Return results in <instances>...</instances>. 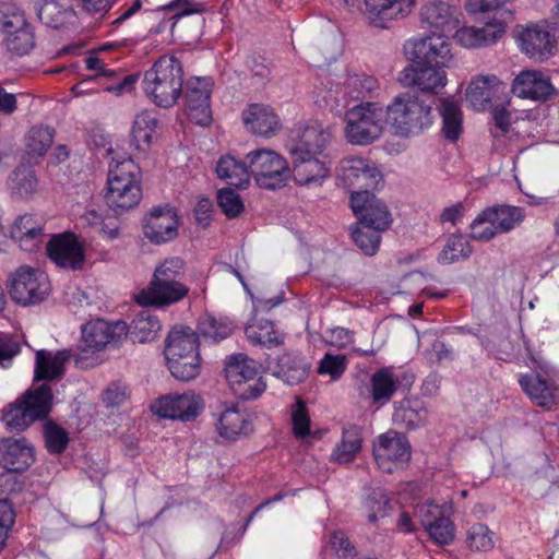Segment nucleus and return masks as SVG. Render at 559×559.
Returning a JSON list of instances; mask_svg holds the SVG:
<instances>
[{
	"instance_id": "473e14b6",
	"label": "nucleus",
	"mask_w": 559,
	"mask_h": 559,
	"mask_svg": "<svg viewBox=\"0 0 559 559\" xmlns=\"http://www.w3.org/2000/svg\"><path fill=\"white\" fill-rule=\"evenodd\" d=\"M162 330L157 316L148 309L135 313L129 324L126 323V335L133 343L153 342Z\"/></svg>"
},
{
	"instance_id": "0e129e2a",
	"label": "nucleus",
	"mask_w": 559,
	"mask_h": 559,
	"mask_svg": "<svg viewBox=\"0 0 559 559\" xmlns=\"http://www.w3.org/2000/svg\"><path fill=\"white\" fill-rule=\"evenodd\" d=\"M346 369V358L344 355L325 354L319 364L318 372L329 374L332 380L338 379Z\"/></svg>"
},
{
	"instance_id": "aec40b11",
	"label": "nucleus",
	"mask_w": 559,
	"mask_h": 559,
	"mask_svg": "<svg viewBox=\"0 0 559 559\" xmlns=\"http://www.w3.org/2000/svg\"><path fill=\"white\" fill-rule=\"evenodd\" d=\"M512 93L523 99L545 102L556 94L549 75L540 70L521 71L513 80Z\"/></svg>"
},
{
	"instance_id": "bb28decb",
	"label": "nucleus",
	"mask_w": 559,
	"mask_h": 559,
	"mask_svg": "<svg viewBox=\"0 0 559 559\" xmlns=\"http://www.w3.org/2000/svg\"><path fill=\"white\" fill-rule=\"evenodd\" d=\"M242 120L250 132L261 136H271L281 128L277 115L267 105H250L243 111Z\"/></svg>"
},
{
	"instance_id": "79ce46f5",
	"label": "nucleus",
	"mask_w": 559,
	"mask_h": 559,
	"mask_svg": "<svg viewBox=\"0 0 559 559\" xmlns=\"http://www.w3.org/2000/svg\"><path fill=\"white\" fill-rule=\"evenodd\" d=\"M156 126L157 120L152 112L143 111L135 116L131 138L136 150L145 151L144 145L150 146Z\"/></svg>"
},
{
	"instance_id": "ddd939ff",
	"label": "nucleus",
	"mask_w": 559,
	"mask_h": 559,
	"mask_svg": "<svg viewBox=\"0 0 559 559\" xmlns=\"http://www.w3.org/2000/svg\"><path fill=\"white\" fill-rule=\"evenodd\" d=\"M373 456L378 467L391 474L409 461L411 445L403 435L388 431L378 437L373 445Z\"/></svg>"
},
{
	"instance_id": "2eb2a0df",
	"label": "nucleus",
	"mask_w": 559,
	"mask_h": 559,
	"mask_svg": "<svg viewBox=\"0 0 559 559\" xmlns=\"http://www.w3.org/2000/svg\"><path fill=\"white\" fill-rule=\"evenodd\" d=\"M350 206L365 227L383 231L391 225V214L388 206L373 193H357L350 197Z\"/></svg>"
},
{
	"instance_id": "052dcab7",
	"label": "nucleus",
	"mask_w": 559,
	"mask_h": 559,
	"mask_svg": "<svg viewBox=\"0 0 559 559\" xmlns=\"http://www.w3.org/2000/svg\"><path fill=\"white\" fill-rule=\"evenodd\" d=\"M217 204L228 218H235L239 216L245 210V205L240 195L235 190L229 188L218 190Z\"/></svg>"
},
{
	"instance_id": "c9c22d12",
	"label": "nucleus",
	"mask_w": 559,
	"mask_h": 559,
	"mask_svg": "<svg viewBox=\"0 0 559 559\" xmlns=\"http://www.w3.org/2000/svg\"><path fill=\"white\" fill-rule=\"evenodd\" d=\"M484 217L488 224L495 225L498 233H509L524 221L525 211L513 205H493L484 210Z\"/></svg>"
},
{
	"instance_id": "393cba45",
	"label": "nucleus",
	"mask_w": 559,
	"mask_h": 559,
	"mask_svg": "<svg viewBox=\"0 0 559 559\" xmlns=\"http://www.w3.org/2000/svg\"><path fill=\"white\" fill-rule=\"evenodd\" d=\"M367 16L374 26L384 28L386 23L405 17L415 0H365Z\"/></svg>"
},
{
	"instance_id": "774afa93",
	"label": "nucleus",
	"mask_w": 559,
	"mask_h": 559,
	"mask_svg": "<svg viewBox=\"0 0 559 559\" xmlns=\"http://www.w3.org/2000/svg\"><path fill=\"white\" fill-rule=\"evenodd\" d=\"M498 233L492 224L484 217V211L471 224V238L478 241H488L492 239Z\"/></svg>"
},
{
	"instance_id": "a19ab883",
	"label": "nucleus",
	"mask_w": 559,
	"mask_h": 559,
	"mask_svg": "<svg viewBox=\"0 0 559 559\" xmlns=\"http://www.w3.org/2000/svg\"><path fill=\"white\" fill-rule=\"evenodd\" d=\"M444 136L450 141L459 139L462 132V111L459 104L451 98H443L440 105Z\"/></svg>"
},
{
	"instance_id": "c85d7f7f",
	"label": "nucleus",
	"mask_w": 559,
	"mask_h": 559,
	"mask_svg": "<svg viewBox=\"0 0 559 559\" xmlns=\"http://www.w3.org/2000/svg\"><path fill=\"white\" fill-rule=\"evenodd\" d=\"M75 355L70 349L59 350L56 354L40 349L36 353L35 380L52 381L64 373L66 364Z\"/></svg>"
},
{
	"instance_id": "69168bd1",
	"label": "nucleus",
	"mask_w": 559,
	"mask_h": 559,
	"mask_svg": "<svg viewBox=\"0 0 559 559\" xmlns=\"http://www.w3.org/2000/svg\"><path fill=\"white\" fill-rule=\"evenodd\" d=\"M427 532L431 539L439 545H448L454 538V526L449 514L441 518V520L435 523Z\"/></svg>"
},
{
	"instance_id": "5fc2aeb1",
	"label": "nucleus",
	"mask_w": 559,
	"mask_h": 559,
	"mask_svg": "<svg viewBox=\"0 0 559 559\" xmlns=\"http://www.w3.org/2000/svg\"><path fill=\"white\" fill-rule=\"evenodd\" d=\"M352 238L356 246L367 255H373L381 241L380 230L372 229L370 227L353 226Z\"/></svg>"
},
{
	"instance_id": "0eeeda50",
	"label": "nucleus",
	"mask_w": 559,
	"mask_h": 559,
	"mask_svg": "<svg viewBox=\"0 0 559 559\" xmlns=\"http://www.w3.org/2000/svg\"><path fill=\"white\" fill-rule=\"evenodd\" d=\"M249 175L261 188L275 190L284 187L290 170L287 162L271 150H255L247 154Z\"/></svg>"
},
{
	"instance_id": "ea45409f",
	"label": "nucleus",
	"mask_w": 559,
	"mask_h": 559,
	"mask_svg": "<svg viewBox=\"0 0 559 559\" xmlns=\"http://www.w3.org/2000/svg\"><path fill=\"white\" fill-rule=\"evenodd\" d=\"M308 369V364L299 355L285 353L277 358L274 374L287 384L295 385L307 378Z\"/></svg>"
},
{
	"instance_id": "7ed1b4c3",
	"label": "nucleus",
	"mask_w": 559,
	"mask_h": 559,
	"mask_svg": "<svg viewBox=\"0 0 559 559\" xmlns=\"http://www.w3.org/2000/svg\"><path fill=\"white\" fill-rule=\"evenodd\" d=\"M183 69L173 56H162L144 73L143 90L152 102L163 108L174 106L182 94Z\"/></svg>"
},
{
	"instance_id": "7c9ffc66",
	"label": "nucleus",
	"mask_w": 559,
	"mask_h": 559,
	"mask_svg": "<svg viewBox=\"0 0 559 559\" xmlns=\"http://www.w3.org/2000/svg\"><path fill=\"white\" fill-rule=\"evenodd\" d=\"M420 22L423 26L433 27L435 32L443 35L456 31L459 26L451 7L442 1L425 4L420 9Z\"/></svg>"
},
{
	"instance_id": "4468645a",
	"label": "nucleus",
	"mask_w": 559,
	"mask_h": 559,
	"mask_svg": "<svg viewBox=\"0 0 559 559\" xmlns=\"http://www.w3.org/2000/svg\"><path fill=\"white\" fill-rule=\"evenodd\" d=\"M48 258L59 267L82 270L85 262V248L79 237L70 231L52 235L46 245Z\"/></svg>"
},
{
	"instance_id": "2f4dec72",
	"label": "nucleus",
	"mask_w": 559,
	"mask_h": 559,
	"mask_svg": "<svg viewBox=\"0 0 559 559\" xmlns=\"http://www.w3.org/2000/svg\"><path fill=\"white\" fill-rule=\"evenodd\" d=\"M165 357L200 356L198 334L189 326L171 330L165 341Z\"/></svg>"
},
{
	"instance_id": "6e6d98bb",
	"label": "nucleus",
	"mask_w": 559,
	"mask_h": 559,
	"mask_svg": "<svg viewBox=\"0 0 559 559\" xmlns=\"http://www.w3.org/2000/svg\"><path fill=\"white\" fill-rule=\"evenodd\" d=\"M389 507L390 499L386 492L381 488L372 489L365 500L368 521L376 523L379 519L384 518Z\"/></svg>"
},
{
	"instance_id": "c756f323",
	"label": "nucleus",
	"mask_w": 559,
	"mask_h": 559,
	"mask_svg": "<svg viewBox=\"0 0 559 559\" xmlns=\"http://www.w3.org/2000/svg\"><path fill=\"white\" fill-rule=\"evenodd\" d=\"M37 16L45 25L58 29L73 24L76 14L70 0H40Z\"/></svg>"
},
{
	"instance_id": "e2e57ef3",
	"label": "nucleus",
	"mask_w": 559,
	"mask_h": 559,
	"mask_svg": "<svg viewBox=\"0 0 559 559\" xmlns=\"http://www.w3.org/2000/svg\"><path fill=\"white\" fill-rule=\"evenodd\" d=\"M130 388L122 381H114L103 391L102 402L106 407H118L130 397Z\"/></svg>"
},
{
	"instance_id": "4c0bfd02",
	"label": "nucleus",
	"mask_w": 559,
	"mask_h": 559,
	"mask_svg": "<svg viewBox=\"0 0 559 559\" xmlns=\"http://www.w3.org/2000/svg\"><path fill=\"white\" fill-rule=\"evenodd\" d=\"M216 174L230 186L246 188L250 180L249 163L247 159L241 162L231 155H224L216 164Z\"/></svg>"
},
{
	"instance_id": "423d86ee",
	"label": "nucleus",
	"mask_w": 559,
	"mask_h": 559,
	"mask_svg": "<svg viewBox=\"0 0 559 559\" xmlns=\"http://www.w3.org/2000/svg\"><path fill=\"white\" fill-rule=\"evenodd\" d=\"M344 134L354 145H369L376 142L388 124L385 109L373 102H361L345 112Z\"/></svg>"
},
{
	"instance_id": "dca6fc26",
	"label": "nucleus",
	"mask_w": 559,
	"mask_h": 559,
	"mask_svg": "<svg viewBox=\"0 0 559 559\" xmlns=\"http://www.w3.org/2000/svg\"><path fill=\"white\" fill-rule=\"evenodd\" d=\"M211 93L212 81L210 78H191L186 83L185 99L188 115L197 124L207 126L212 121Z\"/></svg>"
},
{
	"instance_id": "5701e85b",
	"label": "nucleus",
	"mask_w": 559,
	"mask_h": 559,
	"mask_svg": "<svg viewBox=\"0 0 559 559\" xmlns=\"http://www.w3.org/2000/svg\"><path fill=\"white\" fill-rule=\"evenodd\" d=\"M201 411L200 399L193 393L174 394L156 402L155 413L164 418L182 421L195 418Z\"/></svg>"
},
{
	"instance_id": "39448f33",
	"label": "nucleus",
	"mask_w": 559,
	"mask_h": 559,
	"mask_svg": "<svg viewBox=\"0 0 559 559\" xmlns=\"http://www.w3.org/2000/svg\"><path fill=\"white\" fill-rule=\"evenodd\" d=\"M52 400L51 388L47 383L29 389L15 402L4 407L2 421L9 430L22 431L34 421L49 415Z\"/></svg>"
},
{
	"instance_id": "338daca9",
	"label": "nucleus",
	"mask_w": 559,
	"mask_h": 559,
	"mask_svg": "<svg viewBox=\"0 0 559 559\" xmlns=\"http://www.w3.org/2000/svg\"><path fill=\"white\" fill-rule=\"evenodd\" d=\"M293 430L297 438L304 439L310 433V418L307 407L301 400H297L295 409L293 411Z\"/></svg>"
},
{
	"instance_id": "4be33fe9",
	"label": "nucleus",
	"mask_w": 559,
	"mask_h": 559,
	"mask_svg": "<svg viewBox=\"0 0 559 559\" xmlns=\"http://www.w3.org/2000/svg\"><path fill=\"white\" fill-rule=\"evenodd\" d=\"M443 68L413 62L400 73L399 81L404 86H416L423 92L437 93L447 84V75Z\"/></svg>"
},
{
	"instance_id": "3c124183",
	"label": "nucleus",
	"mask_w": 559,
	"mask_h": 559,
	"mask_svg": "<svg viewBox=\"0 0 559 559\" xmlns=\"http://www.w3.org/2000/svg\"><path fill=\"white\" fill-rule=\"evenodd\" d=\"M10 186L13 193L21 198H27L33 194L37 188V179L32 169L27 167H17L10 177Z\"/></svg>"
},
{
	"instance_id": "4d7b16f0",
	"label": "nucleus",
	"mask_w": 559,
	"mask_h": 559,
	"mask_svg": "<svg viewBox=\"0 0 559 559\" xmlns=\"http://www.w3.org/2000/svg\"><path fill=\"white\" fill-rule=\"evenodd\" d=\"M44 437L46 448L51 454L62 453L70 441L67 430L52 421H47L44 426Z\"/></svg>"
},
{
	"instance_id": "a878e982",
	"label": "nucleus",
	"mask_w": 559,
	"mask_h": 559,
	"mask_svg": "<svg viewBox=\"0 0 559 559\" xmlns=\"http://www.w3.org/2000/svg\"><path fill=\"white\" fill-rule=\"evenodd\" d=\"M503 84L496 75H480L473 79L466 90V99L474 110H485L491 100L504 93Z\"/></svg>"
},
{
	"instance_id": "20e7f679",
	"label": "nucleus",
	"mask_w": 559,
	"mask_h": 559,
	"mask_svg": "<svg viewBox=\"0 0 559 559\" xmlns=\"http://www.w3.org/2000/svg\"><path fill=\"white\" fill-rule=\"evenodd\" d=\"M36 46L35 27L26 12L14 3H0V47L11 56L24 57Z\"/></svg>"
},
{
	"instance_id": "9b49d317",
	"label": "nucleus",
	"mask_w": 559,
	"mask_h": 559,
	"mask_svg": "<svg viewBox=\"0 0 559 559\" xmlns=\"http://www.w3.org/2000/svg\"><path fill=\"white\" fill-rule=\"evenodd\" d=\"M405 55L418 64H433L435 67H451L453 55L451 44L447 36L432 32L431 35L409 40L404 46Z\"/></svg>"
},
{
	"instance_id": "49530a36",
	"label": "nucleus",
	"mask_w": 559,
	"mask_h": 559,
	"mask_svg": "<svg viewBox=\"0 0 559 559\" xmlns=\"http://www.w3.org/2000/svg\"><path fill=\"white\" fill-rule=\"evenodd\" d=\"M170 373L180 381H190L200 373V356L167 358Z\"/></svg>"
},
{
	"instance_id": "37998d69",
	"label": "nucleus",
	"mask_w": 559,
	"mask_h": 559,
	"mask_svg": "<svg viewBox=\"0 0 559 559\" xmlns=\"http://www.w3.org/2000/svg\"><path fill=\"white\" fill-rule=\"evenodd\" d=\"M520 384L537 406L549 408L552 405V393L547 382L538 374L521 377Z\"/></svg>"
},
{
	"instance_id": "72a5a7b5",
	"label": "nucleus",
	"mask_w": 559,
	"mask_h": 559,
	"mask_svg": "<svg viewBox=\"0 0 559 559\" xmlns=\"http://www.w3.org/2000/svg\"><path fill=\"white\" fill-rule=\"evenodd\" d=\"M361 429L355 424H346L342 429V439L335 445L331 459L338 464L352 463L361 450Z\"/></svg>"
},
{
	"instance_id": "680f3d73",
	"label": "nucleus",
	"mask_w": 559,
	"mask_h": 559,
	"mask_svg": "<svg viewBox=\"0 0 559 559\" xmlns=\"http://www.w3.org/2000/svg\"><path fill=\"white\" fill-rule=\"evenodd\" d=\"M185 273V262L180 258H168L158 265L152 280L165 282H181Z\"/></svg>"
},
{
	"instance_id": "603ef678",
	"label": "nucleus",
	"mask_w": 559,
	"mask_h": 559,
	"mask_svg": "<svg viewBox=\"0 0 559 559\" xmlns=\"http://www.w3.org/2000/svg\"><path fill=\"white\" fill-rule=\"evenodd\" d=\"M11 238L19 243L20 248L27 252H33L39 248L45 238L44 224L43 222L32 226L26 231L16 228L10 229Z\"/></svg>"
},
{
	"instance_id": "13d9d810",
	"label": "nucleus",
	"mask_w": 559,
	"mask_h": 559,
	"mask_svg": "<svg viewBox=\"0 0 559 559\" xmlns=\"http://www.w3.org/2000/svg\"><path fill=\"white\" fill-rule=\"evenodd\" d=\"M468 547L474 551H488L493 545V533L483 523L474 524L467 532Z\"/></svg>"
},
{
	"instance_id": "58836bf2",
	"label": "nucleus",
	"mask_w": 559,
	"mask_h": 559,
	"mask_svg": "<svg viewBox=\"0 0 559 559\" xmlns=\"http://www.w3.org/2000/svg\"><path fill=\"white\" fill-rule=\"evenodd\" d=\"M217 431L227 440H236L252 431V424L247 416L237 408H227L218 418Z\"/></svg>"
},
{
	"instance_id": "f8f14e48",
	"label": "nucleus",
	"mask_w": 559,
	"mask_h": 559,
	"mask_svg": "<svg viewBox=\"0 0 559 559\" xmlns=\"http://www.w3.org/2000/svg\"><path fill=\"white\" fill-rule=\"evenodd\" d=\"M338 177L350 191V197L357 193H372L382 179L377 166L369 159L349 157L341 162Z\"/></svg>"
},
{
	"instance_id": "9d476101",
	"label": "nucleus",
	"mask_w": 559,
	"mask_h": 559,
	"mask_svg": "<svg viewBox=\"0 0 559 559\" xmlns=\"http://www.w3.org/2000/svg\"><path fill=\"white\" fill-rule=\"evenodd\" d=\"M468 7L473 12L496 11L493 22H488L485 26L464 27L456 32L459 41L466 47H478L493 44L506 31V20H498L497 14L501 13L499 0H471Z\"/></svg>"
},
{
	"instance_id": "e433bc0d",
	"label": "nucleus",
	"mask_w": 559,
	"mask_h": 559,
	"mask_svg": "<svg viewBox=\"0 0 559 559\" xmlns=\"http://www.w3.org/2000/svg\"><path fill=\"white\" fill-rule=\"evenodd\" d=\"M226 380L230 388H235L242 382L254 380L259 374L257 362L243 354L231 355L224 368Z\"/></svg>"
},
{
	"instance_id": "bf43d9fd",
	"label": "nucleus",
	"mask_w": 559,
	"mask_h": 559,
	"mask_svg": "<svg viewBox=\"0 0 559 559\" xmlns=\"http://www.w3.org/2000/svg\"><path fill=\"white\" fill-rule=\"evenodd\" d=\"M449 514V508L444 504H436L433 502H425L416 506L415 518L419 520L426 532L433 526L441 518Z\"/></svg>"
},
{
	"instance_id": "864d4df0",
	"label": "nucleus",
	"mask_w": 559,
	"mask_h": 559,
	"mask_svg": "<svg viewBox=\"0 0 559 559\" xmlns=\"http://www.w3.org/2000/svg\"><path fill=\"white\" fill-rule=\"evenodd\" d=\"M372 400L374 403H388L394 392L396 384L393 377L385 370L377 371L371 378Z\"/></svg>"
},
{
	"instance_id": "1a4fd4ad",
	"label": "nucleus",
	"mask_w": 559,
	"mask_h": 559,
	"mask_svg": "<svg viewBox=\"0 0 559 559\" xmlns=\"http://www.w3.org/2000/svg\"><path fill=\"white\" fill-rule=\"evenodd\" d=\"M9 293L16 304L31 306L48 296L50 283L45 272L23 265L11 275Z\"/></svg>"
},
{
	"instance_id": "de8ad7c7",
	"label": "nucleus",
	"mask_w": 559,
	"mask_h": 559,
	"mask_svg": "<svg viewBox=\"0 0 559 559\" xmlns=\"http://www.w3.org/2000/svg\"><path fill=\"white\" fill-rule=\"evenodd\" d=\"M245 333L252 344L269 348L278 346L283 342L271 322L249 325L246 328Z\"/></svg>"
},
{
	"instance_id": "8fccbe9b",
	"label": "nucleus",
	"mask_w": 559,
	"mask_h": 559,
	"mask_svg": "<svg viewBox=\"0 0 559 559\" xmlns=\"http://www.w3.org/2000/svg\"><path fill=\"white\" fill-rule=\"evenodd\" d=\"M472 247L462 235H451L440 252L441 263H453L460 258L466 259L472 254Z\"/></svg>"
},
{
	"instance_id": "412c9836",
	"label": "nucleus",
	"mask_w": 559,
	"mask_h": 559,
	"mask_svg": "<svg viewBox=\"0 0 559 559\" xmlns=\"http://www.w3.org/2000/svg\"><path fill=\"white\" fill-rule=\"evenodd\" d=\"M35 462V449L24 437L0 439V465L10 473H22Z\"/></svg>"
},
{
	"instance_id": "b1692460",
	"label": "nucleus",
	"mask_w": 559,
	"mask_h": 559,
	"mask_svg": "<svg viewBox=\"0 0 559 559\" xmlns=\"http://www.w3.org/2000/svg\"><path fill=\"white\" fill-rule=\"evenodd\" d=\"M293 156L292 174L296 183L308 186L324 179L329 174L326 156L290 152Z\"/></svg>"
},
{
	"instance_id": "6e6552de",
	"label": "nucleus",
	"mask_w": 559,
	"mask_h": 559,
	"mask_svg": "<svg viewBox=\"0 0 559 559\" xmlns=\"http://www.w3.org/2000/svg\"><path fill=\"white\" fill-rule=\"evenodd\" d=\"M126 335V322L109 323L102 319L90 321L82 325L80 353L75 354V364L85 366L88 353L102 350L107 345H117Z\"/></svg>"
},
{
	"instance_id": "cd10ccee",
	"label": "nucleus",
	"mask_w": 559,
	"mask_h": 559,
	"mask_svg": "<svg viewBox=\"0 0 559 559\" xmlns=\"http://www.w3.org/2000/svg\"><path fill=\"white\" fill-rule=\"evenodd\" d=\"M332 134L328 129H324L320 123H312L306 126L297 132L293 139V144L289 148L290 152L301 154H317L322 155L326 144L331 141Z\"/></svg>"
},
{
	"instance_id": "f257e3e1",
	"label": "nucleus",
	"mask_w": 559,
	"mask_h": 559,
	"mask_svg": "<svg viewBox=\"0 0 559 559\" xmlns=\"http://www.w3.org/2000/svg\"><path fill=\"white\" fill-rule=\"evenodd\" d=\"M385 114L392 133L400 138L418 135L432 123L431 104L413 92L395 96Z\"/></svg>"
},
{
	"instance_id": "f03ea898",
	"label": "nucleus",
	"mask_w": 559,
	"mask_h": 559,
	"mask_svg": "<svg viewBox=\"0 0 559 559\" xmlns=\"http://www.w3.org/2000/svg\"><path fill=\"white\" fill-rule=\"evenodd\" d=\"M140 168L132 158L116 159L110 164L107 179V205L121 215L135 207L142 199Z\"/></svg>"
},
{
	"instance_id": "09e8293b",
	"label": "nucleus",
	"mask_w": 559,
	"mask_h": 559,
	"mask_svg": "<svg viewBox=\"0 0 559 559\" xmlns=\"http://www.w3.org/2000/svg\"><path fill=\"white\" fill-rule=\"evenodd\" d=\"M55 130L50 127H33L26 136L28 154L43 156L51 146Z\"/></svg>"
},
{
	"instance_id": "a211bd4d",
	"label": "nucleus",
	"mask_w": 559,
	"mask_h": 559,
	"mask_svg": "<svg viewBox=\"0 0 559 559\" xmlns=\"http://www.w3.org/2000/svg\"><path fill=\"white\" fill-rule=\"evenodd\" d=\"M189 294V287L182 282L151 280L148 285L135 296V301L143 307L164 308L179 302Z\"/></svg>"
},
{
	"instance_id": "6ab92c4d",
	"label": "nucleus",
	"mask_w": 559,
	"mask_h": 559,
	"mask_svg": "<svg viewBox=\"0 0 559 559\" xmlns=\"http://www.w3.org/2000/svg\"><path fill=\"white\" fill-rule=\"evenodd\" d=\"M522 52L531 59L543 61L555 53V35L545 23L531 24L519 33Z\"/></svg>"
},
{
	"instance_id": "f704fd0d",
	"label": "nucleus",
	"mask_w": 559,
	"mask_h": 559,
	"mask_svg": "<svg viewBox=\"0 0 559 559\" xmlns=\"http://www.w3.org/2000/svg\"><path fill=\"white\" fill-rule=\"evenodd\" d=\"M138 79L139 74H129L124 75L122 80H120L115 85H105L102 82V75L95 74L90 75L78 82L75 85L72 86L71 91L75 96H83L97 93L99 91V87L104 86V91L121 95L123 93L130 92L136 83Z\"/></svg>"
},
{
	"instance_id": "c03bdc74",
	"label": "nucleus",
	"mask_w": 559,
	"mask_h": 559,
	"mask_svg": "<svg viewBox=\"0 0 559 559\" xmlns=\"http://www.w3.org/2000/svg\"><path fill=\"white\" fill-rule=\"evenodd\" d=\"M198 336L206 341L217 343L227 338L233 333V324L229 321L217 320L211 314H204L198 322Z\"/></svg>"
},
{
	"instance_id": "a18cd8bd",
	"label": "nucleus",
	"mask_w": 559,
	"mask_h": 559,
	"mask_svg": "<svg viewBox=\"0 0 559 559\" xmlns=\"http://www.w3.org/2000/svg\"><path fill=\"white\" fill-rule=\"evenodd\" d=\"M378 88V80L373 75L366 73L348 74L345 82L346 94L355 100L371 96Z\"/></svg>"
},
{
	"instance_id": "f3484780",
	"label": "nucleus",
	"mask_w": 559,
	"mask_h": 559,
	"mask_svg": "<svg viewBox=\"0 0 559 559\" xmlns=\"http://www.w3.org/2000/svg\"><path fill=\"white\" fill-rule=\"evenodd\" d=\"M178 226L177 213L168 205L153 207L143 219V233L155 245L175 239L178 235Z\"/></svg>"
}]
</instances>
